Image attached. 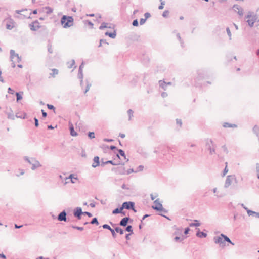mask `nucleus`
<instances>
[{
  "label": "nucleus",
  "instance_id": "603ef678",
  "mask_svg": "<svg viewBox=\"0 0 259 259\" xmlns=\"http://www.w3.org/2000/svg\"><path fill=\"white\" fill-rule=\"evenodd\" d=\"M169 14V11L168 10H165L163 12L162 16L164 17H166Z\"/></svg>",
  "mask_w": 259,
  "mask_h": 259
},
{
  "label": "nucleus",
  "instance_id": "bf43d9fd",
  "mask_svg": "<svg viewBox=\"0 0 259 259\" xmlns=\"http://www.w3.org/2000/svg\"><path fill=\"white\" fill-rule=\"evenodd\" d=\"M228 169H227V166H226V167L224 168V169L223 170L222 176L223 177L225 176V175L228 172Z\"/></svg>",
  "mask_w": 259,
  "mask_h": 259
},
{
  "label": "nucleus",
  "instance_id": "c756f323",
  "mask_svg": "<svg viewBox=\"0 0 259 259\" xmlns=\"http://www.w3.org/2000/svg\"><path fill=\"white\" fill-rule=\"evenodd\" d=\"M253 131L254 133L257 135V136H259V126L257 125H255L253 128Z\"/></svg>",
  "mask_w": 259,
  "mask_h": 259
},
{
  "label": "nucleus",
  "instance_id": "f257e3e1",
  "mask_svg": "<svg viewBox=\"0 0 259 259\" xmlns=\"http://www.w3.org/2000/svg\"><path fill=\"white\" fill-rule=\"evenodd\" d=\"M61 23L64 28L70 27L73 24V18L72 16L63 15L61 19Z\"/></svg>",
  "mask_w": 259,
  "mask_h": 259
},
{
  "label": "nucleus",
  "instance_id": "b1692460",
  "mask_svg": "<svg viewBox=\"0 0 259 259\" xmlns=\"http://www.w3.org/2000/svg\"><path fill=\"white\" fill-rule=\"evenodd\" d=\"M122 210H123V209L121 206L120 208H117L115 209L112 211V213L113 214H118V213H123Z\"/></svg>",
  "mask_w": 259,
  "mask_h": 259
},
{
  "label": "nucleus",
  "instance_id": "338daca9",
  "mask_svg": "<svg viewBox=\"0 0 259 259\" xmlns=\"http://www.w3.org/2000/svg\"><path fill=\"white\" fill-rule=\"evenodd\" d=\"M150 16H151V15H150V14L149 13L147 12V13H145L144 14V16H145V19H148L149 17H150Z\"/></svg>",
  "mask_w": 259,
  "mask_h": 259
},
{
  "label": "nucleus",
  "instance_id": "2eb2a0df",
  "mask_svg": "<svg viewBox=\"0 0 259 259\" xmlns=\"http://www.w3.org/2000/svg\"><path fill=\"white\" fill-rule=\"evenodd\" d=\"M130 220L129 217L123 218L120 221L119 225L121 226L125 227Z\"/></svg>",
  "mask_w": 259,
  "mask_h": 259
},
{
  "label": "nucleus",
  "instance_id": "a18cd8bd",
  "mask_svg": "<svg viewBox=\"0 0 259 259\" xmlns=\"http://www.w3.org/2000/svg\"><path fill=\"white\" fill-rule=\"evenodd\" d=\"M71 227H72V228H73L74 229H76L78 230H80V231L83 230V228L82 227H78V226H73V225H72Z\"/></svg>",
  "mask_w": 259,
  "mask_h": 259
},
{
  "label": "nucleus",
  "instance_id": "72a5a7b5",
  "mask_svg": "<svg viewBox=\"0 0 259 259\" xmlns=\"http://www.w3.org/2000/svg\"><path fill=\"white\" fill-rule=\"evenodd\" d=\"M92 224H96V225H99V222L96 218H94L90 222Z\"/></svg>",
  "mask_w": 259,
  "mask_h": 259
},
{
  "label": "nucleus",
  "instance_id": "bb28decb",
  "mask_svg": "<svg viewBox=\"0 0 259 259\" xmlns=\"http://www.w3.org/2000/svg\"><path fill=\"white\" fill-rule=\"evenodd\" d=\"M224 127H236L237 125L235 124H231L228 122H225L223 124Z\"/></svg>",
  "mask_w": 259,
  "mask_h": 259
},
{
  "label": "nucleus",
  "instance_id": "de8ad7c7",
  "mask_svg": "<svg viewBox=\"0 0 259 259\" xmlns=\"http://www.w3.org/2000/svg\"><path fill=\"white\" fill-rule=\"evenodd\" d=\"M88 136L90 139L95 138V133L94 132H89L88 133Z\"/></svg>",
  "mask_w": 259,
  "mask_h": 259
},
{
  "label": "nucleus",
  "instance_id": "c85d7f7f",
  "mask_svg": "<svg viewBox=\"0 0 259 259\" xmlns=\"http://www.w3.org/2000/svg\"><path fill=\"white\" fill-rule=\"evenodd\" d=\"M115 230L116 232L119 233V234L121 235H122L124 233V230L122 228H121L119 227H115Z\"/></svg>",
  "mask_w": 259,
  "mask_h": 259
},
{
  "label": "nucleus",
  "instance_id": "5701e85b",
  "mask_svg": "<svg viewBox=\"0 0 259 259\" xmlns=\"http://www.w3.org/2000/svg\"><path fill=\"white\" fill-rule=\"evenodd\" d=\"M221 236L222 237H223L224 238V242L225 241L227 242H229L230 243V244H231L232 245H234V244L231 241V240L229 239V238H228L227 236H226L225 235L223 234H221Z\"/></svg>",
  "mask_w": 259,
  "mask_h": 259
},
{
  "label": "nucleus",
  "instance_id": "6ab92c4d",
  "mask_svg": "<svg viewBox=\"0 0 259 259\" xmlns=\"http://www.w3.org/2000/svg\"><path fill=\"white\" fill-rule=\"evenodd\" d=\"M69 130L70 131V135L72 136H76L77 135V133L74 131L73 124L69 123Z\"/></svg>",
  "mask_w": 259,
  "mask_h": 259
},
{
  "label": "nucleus",
  "instance_id": "0eeeda50",
  "mask_svg": "<svg viewBox=\"0 0 259 259\" xmlns=\"http://www.w3.org/2000/svg\"><path fill=\"white\" fill-rule=\"evenodd\" d=\"M235 179V177L234 175H229L227 177L225 183L224 185L225 188H228L232 183L233 180Z\"/></svg>",
  "mask_w": 259,
  "mask_h": 259
},
{
  "label": "nucleus",
  "instance_id": "6e6552de",
  "mask_svg": "<svg viewBox=\"0 0 259 259\" xmlns=\"http://www.w3.org/2000/svg\"><path fill=\"white\" fill-rule=\"evenodd\" d=\"M153 203H154V205H153L152 206V208L153 209L156 210L157 211L160 210L162 209V205L160 202L159 199L155 200Z\"/></svg>",
  "mask_w": 259,
  "mask_h": 259
},
{
  "label": "nucleus",
  "instance_id": "4468645a",
  "mask_svg": "<svg viewBox=\"0 0 259 259\" xmlns=\"http://www.w3.org/2000/svg\"><path fill=\"white\" fill-rule=\"evenodd\" d=\"M246 18L248 19L247 20V23H248V25L250 27H252L254 25V23L256 20V19L254 18L253 17H252L251 15L248 14L246 16Z\"/></svg>",
  "mask_w": 259,
  "mask_h": 259
},
{
  "label": "nucleus",
  "instance_id": "052dcab7",
  "mask_svg": "<svg viewBox=\"0 0 259 259\" xmlns=\"http://www.w3.org/2000/svg\"><path fill=\"white\" fill-rule=\"evenodd\" d=\"M74 64H75V61L74 60H72L71 61V64L68 66V68H72L73 66L74 65Z\"/></svg>",
  "mask_w": 259,
  "mask_h": 259
},
{
  "label": "nucleus",
  "instance_id": "680f3d73",
  "mask_svg": "<svg viewBox=\"0 0 259 259\" xmlns=\"http://www.w3.org/2000/svg\"><path fill=\"white\" fill-rule=\"evenodd\" d=\"M176 122H177V124L180 125V126H181V125L182 124V121L181 119H177Z\"/></svg>",
  "mask_w": 259,
  "mask_h": 259
},
{
  "label": "nucleus",
  "instance_id": "79ce46f5",
  "mask_svg": "<svg viewBox=\"0 0 259 259\" xmlns=\"http://www.w3.org/2000/svg\"><path fill=\"white\" fill-rule=\"evenodd\" d=\"M184 239V238H181V237L176 236L174 238V240L176 242H181Z\"/></svg>",
  "mask_w": 259,
  "mask_h": 259
},
{
  "label": "nucleus",
  "instance_id": "9b49d317",
  "mask_svg": "<svg viewBox=\"0 0 259 259\" xmlns=\"http://www.w3.org/2000/svg\"><path fill=\"white\" fill-rule=\"evenodd\" d=\"M233 10L237 13L240 16H242L243 15V9L238 5H234L233 6Z\"/></svg>",
  "mask_w": 259,
  "mask_h": 259
},
{
  "label": "nucleus",
  "instance_id": "473e14b6",
  "mask_svg": "<svg viewBox=\"0 0 259 259\" xmlns=\"http://www.w3.org/2000/svg\"><path fill=\"white\" fill-rule=\"evenodd\" d=\"M23 92H17V102L22 99Z\"/></svg>",
  "mask_w": 259,
  "mask_h": 259
},
{
  "label": "nucleus",
  "instance_id": "9d476101",
  "mask_svg": "<svg viewBox=\"0 0 259 259\" xmlns=\"http://www.w3.org/2000/svg\"><path fill=\"white\" fill-rule=\"evenodd\" d=\"M73 214L74 216L76 217L78 219H80L81 215L83 214L81 208L79 207H76L74 210Z\"/></svg>",
  "mask_w": 259,
  "mask_h": 259
},
{
  "label": "nucleus",
  "instance_id": "09e8293b",
  "mask_svg": "<svg viewBox=\"0 0 259 259\" xmlns=\"http://www.w3.org/2000/svg\"><path fill=\"white\" fill-rule=\"evenodd\" d=\"M102 227L104 228V229H108L110 231V230L112 229L110 226L107 224H104L103 226H102Z\"/></svg>",
  "mask_w": 259,
  "mask_h": 259
},
{
  "label": "nucleus",
  "instance_id": "393cba45",
  "mask_svg": "<svg viewBox=\"0 0 259 259\" xmlns=\"http://www.w3.org/2000/svg\"><path fill=\"white\" fill-rule=\"evenodd\" d=\"M105 34L106 36H109L110 37H111L112 38H115V37L116 36V33L115 31H114L113 33L106 32Z\"/></svg>",
  "mask_w": 259,
  "mask_h": 259
},
{
  "label": "nucleus",
  "instance_id": "5fc2aeb1",
  "mask_svg": "<svg viewBox=\"0 0 259 259\" xmlns=\"http://www.w3.org/2000/svg\"><path fill=\"white\" fill-rule=\"evenodd\" d=\"M158 196L157 194H155V195L151 194H150V197L152 200H154L155 198H156Z\"/></svg>",
  "mask_w": 259,
  "mask_h": 259
},
{
  "label": "nucleus",
  "instance_id": "13d9d810",
  "mask_svg": "<svg viewBox=\"0 0 259 259\" xmlns=\"http://www.w3.org/2000/svg\"><path fill=\"white\" fill-rule=\"evenodd\" d=\"M132 172H135V170L133 168L129 169L128 170L126 171V175H128V174H131Z\"/></svg>",
  "mask_w": 259,
  "mask_h": 259
},
{
  "label": "nucleus",
  "instance_id": "aec40b11",
  "mask_svg": "<svg viewBox=\"0 0 259 259\" xmlns=\"http://www.w3.org/2000/svg\"><path fill=\"white\" fill-rule=\"evenodd\" d=\"M83 70L80 69V70H78V77L80 79V85H82L83 83Z\"/></svg>",
  "mask_w": 259,
  "mask_h": 259
},
{
  "label": "nucleus",
  "instance_id": "4c0bfd02",
  "mask_svg": "<svg viewBox=\"0 0 259 259\" xmlns=\"http://www.w3.org/2000/svg\"><path fill=\"white\" fill-rule=\"evenodd\" d=\"M144 166L143 165H139L135 170V172H137L139 171H141L143 170Z\"/></svg>",
  "mask_w": 259,
  "mask_h": 259
},
{
  "label": "nucleus",
  "instance_id": "8fccbe9b",
  "mask_svg": "<svg viewBox=\"0 0 259 259\" xmlns=\"http://www.w3.org/2000/svg\"><path fill=\"white\" fill-rule=\"evenodd\" d=\"M53 73L51 74L53 76H54L55 75H57L58 73V70L57 69H52Z\"/></svg>",
  "mask_w": 259,
  "mask_h": 259
},
{
  "label": "nucleus",
  "instance_id": "774afa93",
  "mask_svg": "<svg viewBox=\"0 0 259 259\" xmlns=\"http://www.w3.org/2000/svg\"><path fill=\"white\" fill-rule=\"evenodd\" d=\"M41 112H42V117L44 118L46 117L47 116V113L44 110H41Z\"/></svg>",
  "mask_w": 259,
  "mask_h": 259
},
{
  "label": "nucleus",
  "instance_id": "49530a36",
  "mask_svg": "<svg viewBox=\"0 0 259 259\" xmlns=\"http://www.w3.org/2000/svg\"><path fill=\"white\" fill-rule=\"evenodd\" d=\"M247 214L249 216H252L254 215V213H255V212L250 210H247Z\"/></svg>",
  "mask_w": 259,
  "mask_h": 259
},
{
  "label": "nucleus",
  "instance_id": "4be33fe9",
  "mask_svg": "<svg viewBox=\"0 0 259 259\" xmlns=\"http://www.w3.org/2000/svg\"><path fill=\"white\" fill-rule=\"evenodd\" d=\"M6 113L7 114L8 118H9L10 119H12V120L15 119V115L13 113L12 111H9L8 110H7L6 111Z\"/></svg>",
  "mask_w": 259,
  "mask_h": 259
},
{
  "label": "nucleus",
  "instance_id": "7ed1b4c3",
  "mask_svg": "<svg viewBox=\"0 0 259 259\" xmlns=\"http://www.w3.org/2000/svg\"><path fill=\"white\" fill-rule=\"evenodd\" d=\"M17 14H19L17 16V17H20L21 19L22 18H30L31 14V10L25 9L23 11H18Z\"/></svg>",
  "mask_w": 259,
  "mask_h": 259
},
{
  "label": "nucleus",
  "instance_id": "864d4df0",
  "mask_svg": "<svg viewBox=\"0 0 259 259\" xmlns=\"http://www.w3.org/2000/svg\"><path fill=\"white\" fill-rule=\"evenodd\" d=\"M161 1V4L159 6L158 8L159 9L161 10V9H163V8H164V5L165 4L164 3V2H162V0H160Z\"/></svg>",
  "mask_w": 259,
  "mask_h": 259
},
{
  "label": "nucleus",
  "instance_id": "ddd939ff",
  "mask_svg": "<svg viewBox=\"0 0 259 259\" xmlns=\"http://www.w3.org/2000/svg\"><path fill=\"white\" fill-rule=\"evenodd\" d=\"M66 212L65 210H63L60 212L58 215V220L60 221H67Z\"/></svg>",
  "mask_w": 259,
  "mask_h": 259
},
{
  "label": "nucleus",
  "instance_id": "20e7f679",
  "mask_svg": "<svg viewBox=\"0 0 259 259\" xmlns=\"http://www.w3.org/2000/svg\"><path fill=\"white\" fill-rule=\"evenodd\" d=\"M214 144L211 139H207L206 141V148L209 151L210 155L215 153Z\"/></svg>",
  "mask_w": 259,
  "mask_h": 259
},
{
  "label": "nucleus",
  "instance_id": "69168bd1",
  "mask_svg": "<svg viewBox=\"0 0 259 259\" xmlns=\"http://www.w3.org/2000/svg\"><path fill=\"white\" fill-rule=\"evenodd\" d=\"M83 214L87 215L89 217H91L92 216V214L90 212H87V211L83 212Z\"/></svg>",
  "mask_w": 259,
  "mask_h": 259
},
{
  "label": "nucleus",
  "instance_id": "58836bf2",
  "mask_svg": "<svg viewBox=\"0 0 259 259\" xmlns=\"http://www.w3.org/2000/svg\"><path fill=\"white\" fill-rule=\"evenodd\" d=\"M127 113H128V116H129V120H130L131 119L133 115V110L132 109H129L127 111Z\"/></svg>",
  "mask_w": 259,
  "mask_h": 259
},
{
  "label": "nucleus",
  "instance_id": "39448f33",
  "mask_svg": "<svg viewBox=\"0 0 259 259\" xmlns=\"http://www.w3.org/2000/svg\"><path fill=\"white\" fill-rule=\"evenodd\" d=\"M135 203L133 202L128 201L123 202L122 205V209H126L127 210H133L134 212H136V210L134 208Z\"/></svg>",
  "mask_w": 259,
  "mask_h": 259
},
{
  "label": "nucleus",
  "instance_id": "e433bc0d",
  "mask_svg": "<svg viewBox=\"0 0 259 259\" xmlns=\"http://www.w3.org/2000/svg\"><path fill=\"white\" fill-rule=\"evenodd\" d=\"M87 86L85 88V90L84 91V93H86L89 90L91 86V84L87 80Z\"/></svg>",
  "mask_w": 259,
  "mask_h": 259
},
{
  "label": "nucleus",
  "instance_id": "ea45409f",
  "mask_svg": "<svg viewBox=\"0 0 259 259\" xmlns=\"http://www.w3.org/2000/svg\"><path fill=\"white\" fill-rule=\"evenodd\" d=\"M47 106L49 109L53 110L54 111V112L55 113V107L53 105L48 104Z\"/></svg>",
  "mask_w": 259,
  "mask_h": 259
},
{
  "label": "nucleus",
  "instance_id": "412c9836",
  "mask_svg": "<svg viewBox=\"0 0 259 259\" xmlns=\"http://www.w3.org/2000/svg\"><path fill=\"white\" fill-rule=\"evenodd\" d=\"M196 236L199 238H205L207 236V234L199 230L196 233Z\"/></svg>",
  "mask_w": 259,
  "mask_h": 259
},
{
  "label": "nucleus",
  "instance_id": "dca6fc26",
  "mask_svg": "<svg viewBox=\"0 0 259 259\" xmlns=\"http://www.w3.org/2000/svg\"><path fill=\"white\" fill-rule=\"evenodd\" d=\"M16 56L15 51L14 50H10V60L12 62V67L14 68L15 67V63L13 62V59Z\"/></svg>",
  "mask_w": 259,
  "mask_h": 259
},
{
  "label": "nucleus",
  "instance_id": "f704fd0d",
  "mask_svg": "<svg viewBox=\"0 0 259 259\" xmlns=\"http://www.w3.org/2000/svg\"><path fill=\"white\" fill-rule=\"evenodd\" d=\"M119 154L122 157L124 158L125 159H126V156L124 153V151L122 149H119L118 150Z\"/></svg>",
  "mask_w": 259,
  "mask_h": 259
},
{
  "label": "nucleus",
  "instance_id": "a211bd4d",
  "mask_svg": "<svg viewBox=\"0 0 259 259\" xmlns=\"http://www.w3.org/2000/svg\"><path fill=\"white\" fill-rule=\"evenodd\" d=\"M111 164L113 165H118L120 164V162L118 163H115L113 162L112 160H108L106 162H103L102 160L101 161V165L104 166L105 164Z\"/></svg>",
  "mask_w": 259,
  "mask_h": 259
},
{
  "label": "nucleus",
  "instance_id": "cd10ccee",
  "mask_svg": "<svg viewBox=\"0 0 259 259\" xmlns=\"http://www.w3.org/2000/svg\"><path fill=\"white\" fill-rule=\"evenodd\" d=\"M195 223H192L190 224V226L191 227H198L200 226V223H199L198 221L197 220H194Z\"/></svg>",
  "mask_w": 259,
  "mask_h": 259
},
{
  "label": "nucleus",
  "instance_id": "0e129e2a",
  "mask_svg": "<svg viewBox=\"0 0 259 259\" xmlns=\"http://www.w3.org/2000/svg\"><path fill=\"white\" fill-rule=\"evenodd\" d=\"M6 28H7V29L10 30L13 28V26L11 24H7L6 25Z\"/></svg>",
  "mask_w": 259,
  "mask_h": 259
},
{
  "label": "nucleus",
  "instance_id": "2f4dec72",
  "mask_svg": "<svg viewBox=\"0 0 259 259\" xmlns=\"http://www.w3.org/2000/svg\"><path fill=\"white\" fill-rule=\"evenodd\" d=\"M108 25V23H105V22H103L101 26L99 27V29L100 30H102L104 28H107V25Z\"/></svg>",
  "mask_w": 259,
  "mask_h": 259
},
{
  "label": "nucleus",
  "instance_id": "f3484780",
  "mask_svg": "<svg viewBox=\"0 0 259 259\" xmlns=\"http://www.w3.org/2000/svg\"><path fill=\"white\" fill-rule=\"evenodd\" d=\"M94 162L92 164V166L94 168L98 166L100 164L99 157L98 156H95L93 159Z\"/></svg>",
  "mask_w": 259,
  "mask_h": 259
},
{
  "label": "nucleus",
  "instance_id": "1a4fd4ad",
  "mask_svg": "<svg viewBox=\"0 0 259 259\" xmlns=\"http://www.w3.org/2000/svg\"><path fill=\"white\" fill-rule=\"evenodd\" d=\"M29 27L31 30L36 31L40 27V26L38 21L36 20L29 24Z\"/></svg>",
  "mask_w": 259,
  "mask_h": 259
},
{
  "label": "nucleus",
  "instance_id": "c9c22d12",
  "mask_svg": "<svg viewBox=\"0 0 259 259\" xmlns=\"http://www.w3.org/2000/svg\"><path fill=\"white\" fill-rule=\"evenodd\" d=\"M44 9H45L46 10H47V11H46V13H47V14H51V13H52V12H53V9H52L51 8L49 7H45L44 8Z\"/></svg>",
  "mask_w": 259,
  "mask_h": 259
},
{
  "label": "nucleus",
  "instance_id": "7c9ffc66",
  "mask_svg": "<svg viewBox=\"0 0 259 259\" xmlns=\"http://www.w3.org/2000/svg\"><path fill=\"white\" fill-rule=\"evenodd\" d=\"M125 230L126 231L130 232V234H131L133 233V228H132V226L131 225L127 226L125 228Z\"/></svg>",
  "mask_w": 259,
  "mask_h": 259
},
{
  "label": "nucleus",
  "instance_id": "3c124183",
  "mask_svg": "<svg viewBox=\"0 0 259 259\" xmlns=\"http://www.w3.org/2000/svg\"><path fill=\"white\" fill-rule=\"evenodd\" d=\"M132 25L134 26H138V21L137 19H135L133 21Z\"/></svg>",
  "mask_w": 259,
  "mask_h": 259
},
{
  "label": "nucleus",
  "instance_id": "f03ea898",
  "mask_svg": "<svg viewBox=\"0 0 259 259\" xmlns=\"http://www.w3.org/2000/svg\"><path fill=\"white\" fill-rule=\"evenodd\" d=\"M24 158L26 162L32 165V170H35L37 168L41 166V164L40 163V162L34 158H29V157L25 156Z\"/></svg>",
  "mask_w": 259,
  "mask_h": 259
},
{
  "label": "nucleus",
  "instance_id": "6e6d98bb",
  "mask_svg": "<svg viewBox=\"0 0 259 259\" xmlns=\"http://www.w3.org/2000/svg\"><path fill=\"white\" fill-rule=\"evenodd\" d=\"M146 19L145 18H141L140 20V24L143 25L146 22Z\"/></svg>",
  "mask_w": 259,
  "mask_h": 259
},
{
  "label": "nucleus",
  "instance_id": "37998d69",
  "mask_svg": "<svg viewBox=\"0 0 259 259\" xmlns=\"http://www.w3.org/2000/svg\"><path fill=\"white\" fill-rule=\"evenodd\" d=\"M226 31H227L228 35L229 36V40H231V31H230V30L229 27H227L226 28Z\"/></svg>",
  "mask_w": 259,
  "mask_h": 259
},
{
  "label": "nucleus",
  "instance_id": "a878e982",
  "mask_svg": "<svg viewBox=\"0 0 259 259\" xmlns=\"http://www.w3.org/2000/svg\"><path fill=\"white\" fill-rule=\"evenodd\" d=\"M159 83L160 87H161L164 90H165L166 89V86H167L166 82H165L164 81L159 80Z\"/></svg>",
  "mask_w": 259,
  "mask_h": 259
},
{
  "label": "nucleus",
  "instance_id": "4d7b16f0",
  "mask_svg": "<svg viewBox=\"0 0 259 259\" xmlns=\"http://www.w3.org/2000/svg\"><path fill=\"white\" fill-rule=\"evenodd\" d=\"M34 122H35V126L36 127H38V125H39V122H38V120L37 119V118H36V117H35L34 118Z\"/></svg>",
  "mask_w": 259,
  "mask_h": 259
},
{
  "label": "nucleus",
  "instance_id": "c03bdc74",
  "mask_svg": "<svg viewBox=\"0 0 259 259\" xmlns=\"http://www.w3.org/2000/svg\"><path fill=\"white\" fill-rule=\"evenodd\" d=\"M48 51L49 53L52 54L53 53V49L52 48V45L50 44L48 45Z\"/></svg>",
  "mask_w": 259,
  "mask_h": 259
},
{
  "label": "nucleus",
  "instance_id": "e2e57ef3",
  "mask_svg": "<svg viewBox=\"0 0 259 259\" xmlns=\"http://www.w3.org/2000/svg\"><path fill=\"white\" fill-rule=\"evenodd\" d=\"M256 171H257V178L259 179V163H257L256 164Z\"/></svg>",
  "mask_w": 259,
  "mask_h": 259
},
{
  "label": "nucleus",
  "instance_id": "f8f14e48",
  "mask_svg": "<svg viewBox=\"0 0 259 259\" xmlns=\"http://www.w3.org/2000/svg\"><path fill=\"white\" fill-rule=\"evenodd\" d=\"M213 240L215 243L219 244L220 245H223L224 244V238L221 236V234L219 236L214 237Z\"/></svg>",
  "mask_w": 259,
  "mask_h": 259
},
{
  "label": "nucleus",
  "instance_id": "423d86ee",
  "mask_svg": "<svg viewBox=\"0 0 259 259\" xmlns=\"http://www.w3.org/2000/svg\"><path fill=\"white\" fill-rule=\"evenodd\" d=\"M124 165V163H123L122 164L121 166L118 167L117 168H113L112 170L115 171L116 174L119 175H126V170L125 168L123 166Z\"/></svg>",
  "mask_w": 259,
  "mask_h": 259
},
{
  "label": "nucleus",
  "instance_id": "a19ab883",
  "mask_svg": "<svg viewBox=\"0 0 259 259\" xmlns=\"http://www.w3.org/2000/svg\"><path fill=\"white\" fill-rule=\"evenodd\" d=\"M110 232L111 233L112 236L114 238H115L116 237L117 234L116 233V231L115 229H111L110 230Z\"/></svg>",
  "mask_w": 259,
  "mask_h": 259
}]
</instances>
